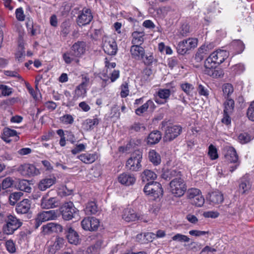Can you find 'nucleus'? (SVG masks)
<instances>
[{
	"mask_svg": "<svg viewBox=\"0 0 254 254\" xmlns=\"http://www.w3.org/2000/svg\"><path fill=\"white\" fill-rule=\"evenodd\" d=\"M149 161L154 165H158L161 163V157L155 150H151L148 153Z\"/></svg>",
	"mask_w": 254,
	"mask_h": 254,
	"instance_id": "obj_38",
	"label": "nucleus"
},
{
	"mask_svg": "<svg viewBox=\"0 0 254 254\" xmlns=\"http://www.w3.org/2000/svg\"><path fill=\"white\" fill-rule=\"evenodd\" d=\"M163 193V190L162 188L161 185L157 182L152 181V187L151 195L154 197H159L162 196Z\"/></svg>",
	"mask_w": 254,
	"mask_h": 254,
	"instance_id": "obj_36",
	"label": "nucleus"
},
{
	"mask_svg": "<svg viewBox=\"0 0 254 254\" xmlns=\"http://www.w3.org/2000/svg\"><path fill=\"white\" fill-rule=\"evenodd\" d=\"M65 232L66 238L69 243L75 245L79 243V235L72 227L67 226L65 230Z\"/></svg>",
	"mask_w": 254,
	"mask_h": 254,
	"instance_id": "obj_19",
	"label": "nucleus"
},
{
	"mask_svg": "<svg viewBox=\"0 0 254 254\" xmlns=\"http://www.w3.org/2000/svg\"><path fill=\"white\" fill-rule=\"evenodd\" d=\"M228 57V53L224 50L218 49L212 53L205 60V65L209 67L211 65H216L222 64Z\"/></svg>",
	"mask_w": 254,
	"mask_h": 254,
	"instance_id": "obj_2",
	"label": "nucleus"
},
{
	"mask_svg": "<svg viewBox=\"0 0 254 254\" xmlns=\"http://www.w3.org/2000/svg\"><path fill=\"white\" fill-rule=\"evenodd\" d=\"M18 189L19 190L29 192L31 190L30 183L26 180H21L18 183Z\"/></svg>",
	"mask_w": 254,
	"mask_h": 254,
	"instance_id": "obj_44",
	"label": "nucleus"
},
{
	"mask_svg": "<svg viewBox=\"0 0 254 254\" xmlns=\"http://www.w3.org/2000/svg\"><path fill=\"white\" fill-rule=\"evenodd\" d=\"M24 33L23 31H19L18 33L19 40H18V47L21 50L19 54L17 53V58H18V61L22 60L25 57V51L24 47L23 36Z\"/></svg>",
	"mask_w": 254,
	"mask_h": 254,
	"instance_id": "obj_33",
	"label": "nucleus"
},
{
	"mask_svg": "<svg viewBox=\"0 0 254 254\" xmlns=\"http://www.w3.org/2000/svg\"><path fill=\"white\" fill-rule=\"evenodd\" d=\"M245 45L240 40H234L229 45L230 52L233 55H237L242 53L245 49Z\"/></svg>",
	"mask_w": 254,
	"mask_h": 254,
	"instance_id": "obj_22",
	"label": "nucleus"
},
{
	"mask_svg": "<svg viewBox=\"0 0 254 254\" xmlns=\"http://www.w3.org/2000/svg\"><path fill=\"white\" fill-rule=\"evenodd\" d=\"M197 44V40L194 38H189L179 43L177 52L179 54L184 55L192 48H194Z\"/></svg>",
	"mask_w": 254,
	"mask_h": 254,
	"instance_id": "obj_9",
	"label": "nucleus"
},
{
	"mask_svg": "<svg viewBox=\"0 0 254 254\" xmlns=\"http://www.w3.org/2000/svg\"><path fill=\"white\" fill-rule=\"evenodd\" d=\"M156 106L153 101L148 100L145 103L137 108L135 111V113L138 116H141L143 113L147 111L148 108L154 110Z\"/></svg>",
	"mask_w": 254,
	"mask_h": 254,
	"instance_id": "obj_30",
	"label": "nucleus"
},
{
	"mask_svg": "<svg viewBox=\"0 0 254 254\" xmlns=\"http://www.w3.org/2000/svg\"><path fill=\"white\" fill-rule=\"evenodd\" d=\"M86 49L85 42L78 41L72 45L69 52L63 55V58L66 64H70L76 58L81 57L85 53Z\"/></svg>",
	"mask_w": 254,
	"mask_h": 254,
	"instance_id": "obj_1",
	"label": "nucleus"
},
{
	"mask_svg": "<svg viewBox=\"0 0 254 254\" xmlns=\"http://www.w3.org/2000/svg\"><path fill=\"white\" fill-rule=\"evenodd\" d=\"M42 232L44 235H51L53 233H59L63 231L62 225L55 223H49L42 226Z\"/></svg>",
	"mask_w": 254,
	"mask_h": 254,
	"instance_id": "obj_14",
	"label": "nucleus"
},
{
	"mask_svg": "<svg viewBox=\"0 0 254 254\" xmlns=\"http://www.w3.org/2000/svg\"><path fill=\"white\" fill-rule=\"evenodd\" d=\"M60 121L64 124H72L74 122V118L70 114L64 115L60 118Z\"/></svg>",
	"mask_w": 254,
	"mask_h": 254,
	"instance_id": "obj_52",
	"label": "nucleus"
},
{
	"mask_svg": "<svg viewBox=\"0 0 254 254\" xmlns=\"http://www.w3.org/2000/svg\"><path fill=\"white\" fill-rule=\"evenodd\" d=\"M190 28L188 25L183 24L182 25L180 31L178 32V36L181 38L188 36L190 32Z\"/></svg>",
	"mask_w": 254,
	"mask_h": 254,
	"instance_id": "obj_53",
	"label": "nucleus"
},
{
	"mask_svg": "<svg viewBox=\"0 0 254 254\" xmlns=\"http://www.w3.org/2000/svg\"><path fill=\"white\" fill-rule=\"evenodd\" d=\"M157 94L159 98L155 97V101L158 104H164L169 99L171 91L168 89H159Z\"/></svg>",
	"mask_w": 254,
	"mask_h": 254,
	"instance_id": "obj_18",
	"label": "nucleus"
},
{
	"mask_svg": "<svg viewBox=\"0 0 254 254\" xmlns=\"http://www.w3.org/2000/svg\"><path fill=\"white\" fill-rule=\"evenodd\" d=\"M86 92L85 88L82 86V85H79L75 90L73 99L76 100L80 97H83Z\"/></svg>",
	"mask_w": 254,
	"mask_h": 254,
	"instance_id": "obj_45",
	"label": "nucleus"
},
{
	"mask_svg": "<svg viewBox=\"0 0 254 254\" xmlns=\"http://www.w3.org/2000/svg\"><path fill=\"white\" fill-rule=\"evenodd\" d=\"M247 116L250 121L254 122V101L249 105L247 111Z\"/></svg>",
	"mask_w": 254,
	"mask_h": 254,
	"instance_id": "obj_56",
	"label": "nucleus"
},
{
	"mask_svg": "<svg viewBox=\"0 0 254 254\" xmlns=\"http://www.w3.org/2000/svg\"><path fill=\"white\" fill-rule=\"evenodd\" d=\"M181 172L176 170H168L164 171L162 174V178L165 180H172L175 178L180 177Z\"/></svg>",
	"mask_w": 254,
	"mask_h": 254,
	"instance_id": "obj_32",
	"label": "nucleus"
},
{
	"mask_svg": "<svg viewBox=\"0 0 254 254\" xmlns=\"http://www.w3.org/2000/svg\"><path fill=\"white\" fill-rule=\"evenodd\" d=\"M103 50L109 55L114 56L118 51V47L115 40L111 37L105 36L103 37Z\"/></svg>",
	"mask_w": 254,
	"mask_h": 254,
	"instance_id": "obj_7",
	"label": "nucleus"
},
{
	"mask_svg": "<svg viewBox=\"0 0 254 254\" xmlns=\"http://www.w3.org/2000/svg\"><path fill=\"white\" fill-rule=\"evenodd\" d=\"M231 69L235 74H241L245 70V68L244 64H238L233 65Z\"/></svg>",
	"mask_w": 254,
	"mask_h": 254,
	"instance_id": "obj_57",
	"label": "nucleus"
},
{
	"mask_svg": "<svg viewBox=\"0 0 254 254\" xmlns=\"http://www.w3.org/2000/svg\"><path fill=\"white\" fill-rule=\"evenodd\" d=\"M18 81L21 82L23 84H25L29 93L33 96L34 99L36 98V95L34 94L35 91H34L33 89L30 86L28 83H27L24 80V79L19 74H17V82Z\"/></svg>",
	"mask_w": 254,
	"mask_h": 254,
	"instance_id": "obj_50",
	"label": "nucleus"
},
{
	"mask_svg": "<svg viewBox=\"0 0 254 254\" xmlns=\"http://www.w3.org/2000/svg\"><path fill=\"white\" fill-rule=\"evenodd\" d=\"M93 19L91 10L84 8L77 17V23L79 26H82L89 24Z\"/></svg>",
	"mask_w": 254,
	"mask_h": 254,
	"instance_id": "obj_12",
	"label": "nucleus"
},
{
	"mask_svg": "<svg viewBox=\"0 0 254 254\" xmlns=\"http://www.w3.org/2000/svg\"><path fill=\"white\" fill-rule=\"evenodd\" d=\"M16 135V131L11 129L9 128H5L3 130V133L2 136V139L6 142H9L10 140L8 139L9 137Z\"/></svg>",
	"mask_w": 254,
	"mask_h": 254,
	"instance_id": "obj_42",
	"label": "nucleus"
},
{
	"mask_svg": "<svg viewBox=\"0 0 254 254\" xmlns=\"http://www.w3.org/2000/svg\"><path fill=\"white\" fill-rule=\"evenodd\" d=\"M118 179L120 183L126 186L132 185L136 181V179L134 176L127 173H124L120 174L119 176Z\"/></svg>",
	"mask_w": 254,
	"mask_h": 254,
	"instance_id": "obj_17",
	"label": "nucleus"
},
{
	"mask_svg": "<svg viewBox=\"0 0 254 254\" xmlns=\"http://www.w3.org/2000/svg\"><path fill=\"white\" fill-rule=\"evenodd\" d=\"M142 158V151L139 150H135L127 161V168L132 171H138L141 167Z\"/></svg>",
	"mask_w": 254,
	"mask_h": 254,
	"instance_id": "obj_4",
	"label": "nucleus"
},
{
	"mask_svg": "<svg viewBox=\"0 0 254 254\" xmlns=\"http://www.w3.org/2000/svg\"><path fill=\"white\" fill-rule=\"evenodd\" d=\"M181 89L188 96H192V91L194 88L192 84L185 82L181 84Z\"/></svg>",
	"mask_w": 254,
	"mask_h": 254,
	"instance_id": "obj_41",
	"label": "nucleus"
},
{
	"mask_svg": "<svg viewBox=\"0 0 254 254\" xmlns=\"http://www.w3.org/2000/svg\"><path fill=\"white\" fill-rule=\"evenodd\" d=\"M225 157L227 161L230 163L240 161L239 160V156L235 149L232 147H229L227 149V152L225 155Z\"/></svg>",
	"mask_w": 254,
	"mask_h": 254,
	"instance_id": "obj_28",
	"label": "nucleus"
},
{
	"mask_svg": "<svg viewBox=\"0 0 254 254\" xmlns=\"http://www.w3.org/2000/svg\"><path fill=\"white\" fill-rule=\"evenodd\" d=\"M201 193L199 189L196 188H191L188 190L187 192V197L190 199V202L196 196L199 195Z\"/></svg>",
	"mask_w": 254,
	"mask_h": 254,
	"instance_id": "obj_46",
	"label": "nucleus"
},
{
	"mask_svg": "<svg viewBox=\"0 0 254 254\" xmlns=\"http://www.w3.org/2000/svg\"><path fill=\"white\" fill-rule=\"evenodd\" d=\"M129 129L131 131L139 132L144 130L145 129V127L142 124L139 123H134L130 127Z\"/></svg>",
	"mask_w": 254,
	"mask_h": 254,
	"instance_id": "obj_58",
	"label": "nucleus"
},
{
	"mask_svg": "<svg viewBox=\"0 0 254 254\" xmlns=\"http://www.w3.org/2000/svg\"><path fill=\"white\" fill-rule=\"evenodd\" d=\"M59 200L57 197L49 198L47 195L43 196L41 200V206L43 209H48L58 207Z\"/></svg>",
	"mask_w": 254,
	"mask_h": 254,
	"instance_id": "obj_13",
	"label": "nucleus"
},
{
	"mask_svg": "<svg viewBox=\"0 0 254 254\" xmlns=\"http://www.w3.org/2000/svg\"><path fill=\"white\" fill-rule=\"evenodd\" d=\"M161 132L158 130L151 132L148 136L147 143L149 144H155L159 142L161 139Z\"/></svg>",
	"mask_w": 254,
	"mask_h": 254,
	"instance_id": "obj_35",
	"label": "nucleus"
},
{
	"mask_svg": "<svg viewBox=\"0 0 254 254\" xmlns=\"http://www.w3.org/2000/svg\"><path fill=\"white\" fill-rule=\"evenodd\" d=\"M121 93L120 95L122 98H126L129 94V89H128V84L127 82L125 81L122 83L121 87Z\"/></svg>",
	"mask_w": 254,
	"mask_h": 254,
	"instance_id": "obj_49",
	"label": "nucleus"
},
{
	"mask_svg": "<svg viewBox=\"0 0 254 254\" xmlns=\"http://www.w3.org/2000/svg\"><path fill=\"white\" fill-rule=\"evenodd\" d=\"M30 208V200L24 199L22 201L17 204V213L27 214Z\"/></svg>",
	"mask_w": 254,
	"mask_h": 254,
	"instance_id": "obj_29",
	"label": "nucleus"
},
{
	"mask_svg": "<svg viewBox=\"0 0 254 254\" xmlns=\"http://www.w3.org/2000/svg\"><path fill=\"white\" fill-rule=\"evenodd\" d=\"M99 224V220L94 217H85L81 222L82 228L85 231H95Z\"/></svg>",
	"mask_w": 254,
	"mask_h": 254,
	"instance_id": "obj_10",
	"label": "nucleus"
},
{
	"mask_svg": "<svg viewBox=\"0 0 254 254\" xmlns=\"http://www.w3.org/2000/svg\"><path fill=\"white\" fill-rule=\"evenodd\" d=\"M238 140L242 144H245L249 142L251 140V136L247 133H242L238 136Z\"/></svg>",
	"mask_w": 254,
	"mask_h": 254,
	"instance_id": "obj_54",
	"label": "nucleus"
},
{
	"mask_svg": "<svg viewBox=\"0 0 254 254\" xmlns=\"http://www.w3.org/2000/svg\"><path fill=\"white\" fill-rule=\"evenodd\" d=\"M222 90L225 98H229V96L233 93V86L230 83L224 84L222 86Z\"/></svg>",
	"mask_w": 254,
	"mask_h": 254,
	"instance_id": "obj_43",
	"label": "nucleus"
},
{
	"mask_svg": "<svg viewBox=\"0 0 254 254\" xmlns=\"http://www.w3.org/2000/svg\"><path fill=\"white\" fill-rule=\"evenodd\" d=\"M86 148V145L84 144L81 143L76 145L75 147L71 150L72 154L75 155L82 151H84Z\"/></svg>",
	"mask_w": 254,
	"mask_h": 254,
	"instance_id": "obj_60",
	"label": "nucleus"
},
{
	"mask_svg": "<svg viewBox=\"0 0 254 254\" xmlns=\"http://www.w3.org/2000/svg\"><path fill=\"white\" fill-rule=\"evenodd\" d=\"M99 124V120L97 118L93 119H87L82 123V127L84 130L88 131L92 130L94 127Z\"/></svg>",
	"mask_w": 254,
	"mask_h": 254,
	"instance_id": "obj_31",
	"label": "nucleus"
},
{
	"mask_svg": "<svg viewBox=\"0 0 254 254\" xmlns=\"http://www.w3.org/2000/svg\"><path fill=\"white\" fill-rule=\"evenodd\" d=\"M5 245L6 249L9 252L13 253L15 252L16 249L15 247V245L12 241H7L5 243Z\"/></svg>",
	"mask_w": 254,
	"mask_h": 254,
	"instance_id": "obj_64",
	"label": "nucleus"
},
{
	"mask_svg": "<svg viewBox=\"0 0 254 254\" xmlns=\"http://www.w3.org/2000/svg\"><path fill=\"white\" fill-rule=\"evenodd\" d=\"M182 127L175 125L168 126L165 129L164 140L165 141H171L178 136L182 132Z\"/></svg>",
	"mask_w": 254,
	"mask_h": 254,
	"instance_id": "obj_11",
	"label": "nucleus"
},
{
	"mask_svg": "<svg viewBox=\"0 0 254 254\" xmlns=\"http://www.w3.org/2000/svg\"><path fill=\"white\" fill-rule=\"evenodd\" d=\"M65 242L64 238L57 237L54 242L49 246L48 254H56L57 251L63 248Z\"/></svg>",
	"mask_w": 254,
	"mask_h": 254,
	"instance_id": "obj_15",
	"label": "nucleus"
},
{
	"mask_svg": "<svg viewBox=\"0 0 254 254\" xmlns=\"http://www.w3.org/2000/svg\"><path fill=\"white\" fill-rule=\"evenodd\" d=\"M142 181H153L157 178V175L150 170H145L141 174Z\"/></svg>",
	"mask_w": 254,
	"mask_h": 254,
	"instance_id": "obj_37",
	"label": "nucleus"
},
{
	"mask_svg": "<svg viewBox=\"0 0 254 254\" xmlns=\"http://www.w3.org/2000/svg\"><path fill=\"white\" fill-rule=\"evenodd\" d=\"M130 53L131 57L138 61L143 60L145 56V50L140 45H132L130 47Z\"/></svg>",
	"mask_w": 254,
	"mask_h": 254,
	"instance_id": "obj_16",
	"label": "nucleus"
},
{
	"mask_svg": "<svg viewBox=\"0 0 254 254\" xmlns=\"http://www.w3.org/2000/svg\"><path fill=\"white\" fill-rule=\"evenodd\" d=\"M172 239L173 241L181 242H188L190 240L188 236L181 234H177L174 236Z\"/></svg>",
	"mask_w": 254,
	"mask_h": 254,
	"instance_id": "obj_59",
	"label": "nucleus"
},
{
	"mask_svg": "<svg viewBox=\"0 0 254 254\" xmlns=\"http://www.w3.org/2000/svg\"><path fill=\"white\" fill-rule=\"evenodd\" d=\"M209 200L212 204L220 203L223 201V195L220 191H213L209 194Z\"/></svg>",
	"mask_w": 254,
	"mask_h": 254,
	"instance_id": "obj_34",
	"label": "nucleus"
},
{
	"mask_svg": "<svg viewBox=\"0 0 254 254\" xmlns=\"http://www.w3.org/2000/svg\"><path fill=\"white\" fill-rule=\"evenodd\" d=\"M169 185L171 192L176 197L183 196L187 190L186 183L181 177L173 179Z\"/></svg>",
	"mask_w": 254,
	"mask_h": 254,
	"instance_id": "obj_3",
	"label": "nucleus"
},
{
	"mask_svg": "<svg viewBox=\"0 0 254 254\" xmlns=\"http://www.w3.org/2000/svg\"><path fill=\"white\" fill-rule=\"evenodd\" d=\"M208 154L211 160H215L218 157L217 149L212 144H210L208 147Z\"/></svg>",
	"mask_w": 254,
	"mask_h": 254,
	"instance_id": "obj_51",
	"label": "nucleus"
},
{
	"mask_svg": "<svg viewBox=\"0 0 254 254\" xmlns=\"http://www.w3.org/2000/svg\"><path fill=\"white\" fill-rule=\"evenodd\" d=\"M16 230V220L15 218L10 215L8 216L7 224L3 227L4 232L7 235H10L13 233Z\"/></svg>",
	"mask_w": 254,
	"mask_h": 254,
	"instance_id": "obj_24",
	"label": "nucleus"
},
{
	"mask_svg": "<svg viewBox=\"0 0 254 254\" xmlns=\"http://www.w3.org/2000/svg\"><path fill=\"white\" fill-rule=\"evenodd\" d=\"M207 67L204 65V73L213 77L219 78L223 76L224 72L221 68H216V65H211Z\"/></svg>",
	"mask_w": 254,
	"mask_h": 254,
	"instance_id": "obj_20",
	"label": "nucleus"
},
{
	"mask_svg": "<svg viewBox=\"0 0 254 254\" xmlns=\"http://www.w3.org/2000/svg\"><path fill=\"white\" fill-rule=\"evenodd\" d=\"M197 91L200 96L207 97L209 95V91L207 87L201 84H198Z\"/></svg>",
	"mask_w": 254,
	"mask_h": 254,
	"instance_id": "obj_47",
	"label": "nucleus"
},
{
	"mask_svg": "<svg viewBox=\"0 0 254 254\" xmlns=\"http://www.w3.org/2000/svg\"><path fill=\"white\" fill-rule=\"evenodd\" d=\"M226 101L224 103L223 112L232 113L234 109L235 102L231 98H226Z\"/></svg>",
	"mask_w": 254,
	"mask_h": 254,
	"instance_id": "obj_40",
	"label": "nucleus"
},
{
	"mask_svg": "<svg viewBox=\"0 0 254 254\" xmlns=\"http://www.w3.org/2000/svg\"><path fill=\"white\" fill-rule=\"evenodd\" d=\"M190 203L197 207H201L204 203V198L203 197L201 193L196 196V197L194 198Z\"/></svg>",
	"mask_w": 254,
	"mask_h": 254,
	"instance_id": "obj_48",
	"label": "nucleus"
},
{
	"mask_svg": "<svg viewBox=\"0 0 254 254\" xmlns=\"http://www.w3.org/2000/svg\"><path fill=\"white\" fill-rule=\"evenodd\" d=\"M57 217V211L55 210L44 211L39 213L35 219V227L37 229L43 222L51 220H55Z\"/></svg>",
	"mask_w": 254,
	"mask_h": 254,
	"instance_id": "obj_6",
	"label": "nucleus"
},
{
	"mask_svg": "<svg viewBox=\"0 0 254 254\" xmlns=\"http://www.w3.org/2000/svg\"><path fill=\"white\" fill-rule=\"evenodd\" d=\"M14 181L10 177H6L4 179L1 183L2 189L5 190L11 187L13 184Z\"/></svg>",
	"mask_w": 254,
	"mask_h": 254,
	"instance_id": "obj_55",
	"label": "nucleus"
},
{
	"mask_svg": "<svg viewBox=\"0 0 254 254\" xmlns=\"http://www.w3.org/2000/svg\"><path fill=\"white\" fill-rule=\"evenodd\" d=\"M17 171L24 177H33L40 174L39 170L31 164L24 163L20 165Z\"/></svg>",
	"mask_w": 254,
	"mask_h": 254,
	"instance_id": "obj_8",
	"label": "nucleus"
},
{
	"mask_svg": "<svg viewBox=\"0 0 254 254\" xmlns=\"http://www.w3.org/2000/svg\"><path fill=\"white\" fill-rule=\"evenodd\" d=\"M145 33L143 31H135L131 34V44L134 45H141L144 41Z\"/></svg>",
	"mask_w": 254,
	"mask_h": 254,
	"instance_id": "obj_27",
	"label": "nucleus"
},
{
	"mask_svg": "<svg viewBox=\"0 0 254 254\" xmlns=\"http://www.w3.org/2000/svg\"><path fill=\"white\" fill-rule=\"evenodd\" d=\"M84 210L87 215H91L96 214L98 211V208L95 202L91 201L87 204Z\"/></svg>",
	"mask_w": 254,
	"mask_h": 254,
	"instance_id": "obj_39",
	"label": "nucleus"
},
{
	"mask_svg": "<svg viewBox=\"0 0 254 254\" xmlns=\"http://www.w3.org/2000/svg\"><path fill=\"white\" fill-rule=\"evenodd\" d=\"M61 212L63 218L65 220H70L78 216V210L71 201L64 203L61 208Z\"/></svg>",
	"mask_w": 254,
	"mask_h": 254,
	"instance_id": "obj_5",
	"label": "nucleus"
},
{
	"mask_svg": "<svg viewBox=\"0 0 254 254\" xmlns=\"http://www.w3.org/2000/svg\"><path fill=\"white\" fill-rule=\"evenodd\" d=\"M232 113L223 112V118L221 120L222 123L229 125L231 123V120L230 118V115Z\"/></svg>",
	"mask_w": 254,
	"mask_h": 254,
	"instance_id": "obj_63",
	"label": "nucleus"
},
{
	"mask_svg": "<svg viewBox=\"0 0 254 254\" xmlns=\"http://www.w3.org/2000/svg\"><path fill=\"white\" fill-rule=\"evenodd\" d=\"M0 90L3 96H8L12 93V89L8 86L0 84Z\"/></svg>",
	"mask_w": 254,
	"mask_h": 254,
	"instance_id": "obj_61",
	"label": "nucleus"
},
{
	"mask_svg": "<svg viewBox=\"0 0 254 254\" xmlns=\"http://www.w3.org/2000/svg\"><path fill=\"white\" fill-rule=\"evenodd\" d=\"M122 217L127 222L135 221L139 219V216L135 211L130 208L124 209Z\"/></svg>",
	"mask_w": 254,
	"mask_h": 254,
	"instance_id": "obj_25",
	"label": "nucleus"
},
{
	"mask_svg": "<svg viewBox=\"0 0 254 254\" xmlns=\"http://www.w3.org/2000/svg\"><path fill=\"white\" fill-rule=\"evenodd\" d=\"M98 154L96 152L83 153L78 156V158L85 164H91L94 162L98 159Z\"/></svg>",
	"mask_w": 254,
	"mask_h": 254,
	"instance_id": "obj_26",
	"label": "nucleus"
},
{
	"mask_svg": "<svg viewBox=\"0 0 254 254\" xmlns=\"http://www.w3.org/2000/svg\"><path fill=\"white\" fill-rule=\"evenodd\" d=\"M219 213L217 211H208L204 212L203 216L205 218H216L218 217Z\"/></svg>",
	"mask_w": 254,
	"mask_h": 254,
	"instance_id": "obj_62",
	"label": "nucleus"
},
{
	"mask_svg": "<svg viewBox=\"0 0 254 254\" xmlns=\"http://www.w3.org/2000/svg\"><path fill=\"white\" fill-rule=\"evenodd\" d=\"M252 185L247 176H244L240 179L239 191L243 194L249 193L251 189Z\"/></svg>",
	"mask_w": 254,
	"mask_h": 254,
	"instance_id": "obj_21",
	"label": "nucleus"
},
{
	"mask_svg": "<svg viewBox=\"0 0 254 254\" xmlns=\"http://www.w3.org/2000/svg\"><path fill=\"white\" fill-rule=\"evenodd\" d=\"M56 182V178L54 176L43 179L39 183L38 188L40 190L44 191L55 184Z\"/></svg>",
	"mask_w": 254,
	"mask_h": 254,
	"instance_id": "obj_23",
	"label": "nucleus"
}]
</instances>
